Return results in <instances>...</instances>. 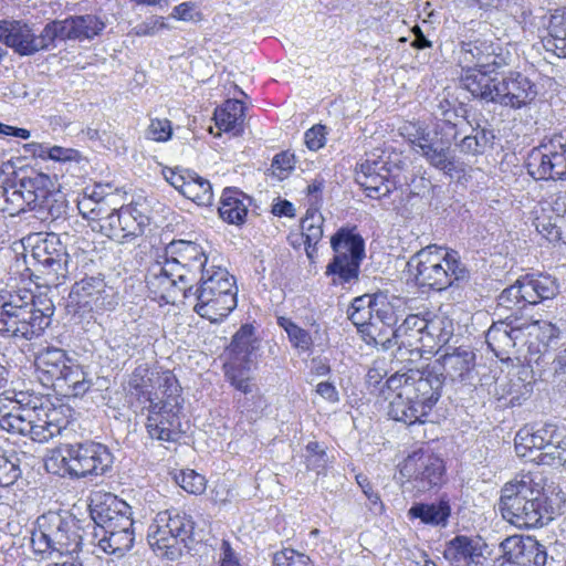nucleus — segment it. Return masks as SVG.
<instances>
[{
  "mask_svg": "<svg viewBox=\"0 0 566 566\" xmlns=\"http://www.w3.org/2000/svg\"><path fill=\"white\" fill-rule=\"evenodd\" d=\"M440 376L436 369H409L390 376L386 386L395 396L389 402L388 416L408 426L422 422L440 398Z\"/></svg>",
  "mask_w": 566,
  "mask_h": 566,
  "instance_id": "nucleus-1",
  "label": "nucleus"
},
{
  "mask_svg": "<svg viewBox=\"0 0 566 566\" xmlns=\"http://www.w3.org/2000/svg\"><path fill=\"white\" fill-rule=\"evenodd\" d=\"M54 306L50 300L35 301L32 291L11 289L0 291V334L32 339L51 324Z\"/></svg>",
  "mask_w": 566,
  "mask_h": 566,
  "instance_id": "nucleus-2",
  "label": "nucleus"
},
{
  "mask_svg": "<svg viewBox=\"0 0 566 566\" xmlns=\"http://www.w3.org/2000/svg\"><path fill=\"white\" fill-rule=\"evenodd\" d=\"M67 419L62 407L49 400L34 398L23 403L21 399L9 411L0 409V428L8 432L28 436L33 441L46 442L66 428Z\"/></svg>",
  "mask_w": 566,
  "mask_h": 566,
  "instance_id": "nucleus-3",
  "label": "nucleus"
},
{
  "mask_svg": "<svg viewBox=\"0 0 566 566\" xmlns=\"http://www.w3.org/2000/svg\"><path fill=\"white\" fill-rule=\"evenodd\" d=\"M500 510L502 516L518 528L543 526L552 520L546 496L531 474H523L504 485Z\"/></svg>",
  "mask_w": 566,
  "mask_h": 566,
  "instance_id": "nucleus-4",
  "label": "nucleus"
},
{
  "mask_svg": "<svg viewBox=\"0 0 566 566\" xmlns=\"http://www.w3.org/2000/svg\"><path fill=\"white\" fill-rule=\"evenodd\" d=\"M82 533L80 521L74 515L49 511L36 518L31 532V546L39 555L74 554L82 548Z\"/></svg>",
  "mask_w": 566,
  "mask_h": 566,
  "instance_id": "nucleus-5",
  "label": "nucleus"
},
{
  "mask_svg": "<svg viewBox=\"0 0 566 566\" xmlns=\"http://www.w3.org/2000/svg\"><path fill=\"white\" fill-rule=\"evenodd\" d=\"M38 379L48 388L73 396H83L92 381L83 367L57 347L41 349L34 358Z\"/></svg>",
  "mask_w": 566,
  "mask_h": 566,
  "instance_id": "nucleus-6",
  "label": "nucleus"
},
{
  "mask_svg": "<svg viewBox=\"0 0 566 566\" xmlns=\"http://www.w3.org/2000/svg\"><path fill=\"white\" fill-rule=\"evenodd\" d=\"M462 36L457 51L458 64L462 70L478 67L500 70L509 64L507 55L495 42L489 23H472Z\"/></svg>",
  "mask_w": 566,
  "mask_h": 566,
  "instance_id": "nucleus-7",
  "label": "nucleus"
},
{
  "mask_svg": "<svg viewBox=\"0 0 566 566\" xmlns=\"http://www.w3.org/2000/svg\"><path fill=\"white\" fill-rule=\"evenodd\" d=\"M193 528L195 523L186 513L164 511L149 526L147 539L158 556L175 560L181 555L182 547L188 546Z\"/></svg>",
  "mask_w": 566,
  "mask_h": 566,
  "instance_id": "nucleus-8",
  "label": "nucleus"
},
{
  "mask_svg": "<svg viewBox=\"0 0 566 566\" xmlns=\"http://www.w3.org/2000/svg\"><path fill=\"white\" fill-rule=\"evenodd\" d=\"M60 452L64 472L75 478L103 475L113 464L112 453L102 443L65 444Z\"/></svg>",
  "mask_w": 566,
  "mask_h": 566,
  "instance_id": "nucleus-9",
  "label": "nucleus"
},
{
  "mask_svg": "<svg viewBox=\"0 0 566 566\" xmlns=\"http://www.w3.org/2000/svg\"><path fill=\"white\" fill-rule=\"evenodd\" d=\"M527 172L536 180L566 179V132L545 136L526 160Z\"/></svg>",
  "mask_w": 566,
  "mask_h": 566,
  "instance_id": "nucleus-10",
  "label": "nucleus"
},
{
  "mask_svg": "<svg viewBox=\"0 0 566 566\" xmlns=\"http://www.w3.org/2000/svg\"><path fill=\"white\" fill-rule=\"evenodd\" d=\"M334 258L326 268V274L348 282L357 280L360 263L365 258L363 238L347 228H340L331 239Z\"/></svg>",
  "mask_w": 566,
  "mask_h": 566,
  "instance_id": "nucleus-11",
  "label": "nucleus"
},
{
  "mask_svg": "<svg viewBox=\"0 0 566 566\" xmlns=\"http://www.w3.org/2000/svg\"><path fill=\"white\" fill-rule=\"evenodd\" d=\"M424 317L419 315H409L405 321L392 332L391 337L385 335L375 336L369 333L375 347H380L382 350L391 349L396 346L394 357L398 361L412 360V357H421V352H424Z\"/></svg>",
  "mask_w": 566,
  "mask_h": 566,
  "instance_id": "nucleus-12",
  "label": "nucleus"
},
{
  "mask_svg": "<svg viewBox=\"0 0 566 566\" xmlns=\"http://www.w3.org/2000/svg\"><path fill=\"white\" fill-rule=\"evenodd\" d=\"M46 184H51L48 175L33 172L18 181L0 186V210L15 216L35 209V201L44 198Z\"/></svg>",
  "mask_w": 566,
  "mask_h": 566,
  "instance_id": "nucleus-13",
  "label": "nucleus"
},
{
  "mask_svg": "<svg viewBox=\"0 0 566 566\" xmlns=\"http://www.w3.org/2000/svg\"><path fill=\"white\" fill-rule=\"evenodd\" d=\"M394 169L399 170L400 167L397 164H390L388 158H385V151L380 155L368 154L359 165L356 181L365 189L368 197L379 199L388 196L396 187V182L390 179Z\"/></svg>",
  "mask_w": 566,
  "mask_h": 566,
  "instance_id": "nucleus-14",
  "label": "nucleus"
},
{
  "mask_svg": "<svg viewBox=\"0 0 566 566\" xmlns=\"http://www.w3.org/2000/svg\"><path fill=\"white\" fill-rule=\"evenodd\" d=\"M399 473L408 481H415L419 491H427L441 483L444 464L438 455L419 450L403 460Z\"/></svg>",
  "mask_w": 566,
  "mask_h": 566,
  "instance_id": "nucleus-15",
  "label": "nucleus"
},
{
  "mask_svg": "<svg viewBox=\"0 0 566 566\" xmlns=\"http://www.w3.org/2000/svg\"><path fill=\"white\" fill-rule=\"evenodd\" d=\"M438 130L433 134L429 132H419L412 145L420 149L421 156L428 164L446 175L452 176L453 172H461L464 170L463 163L451 154L450 147L453 139L442 138L438 136Z\"/></svg>",
  "mask_w": 566,
  "mask_h": 566,
  "instance_id": "nucleus-16",
  "label": "nucleus"
},
{
  "mask_svg": "<svg viewBox=\"0 0 566 566\" xmlns=\"http://www.w3.org/2000/svg\"><path fill=\"white\" fill-rule=\"evenodd\" d=\"M146 428L153 439L174 441L179 434L177 397L155 402L150 397Z\"/></svg>",
  "mask_w": 566,
  "mask_h": 566,
  "instance_id": "nucleus-17",
  "label": "nucleus"
},
{
  "mask_svg": "<svg viewBox=\"0 0 566 566\" xmlns=\"http://www.w3.org/2000/svg\"><path fill=\"white\" fill-rule=\"evenodd\" d=\"M31 256L39 265L44 268L48 275H53L54 280L65 277L69 255L55 233H46L44 237L39 235L32 248Z\"/></svg>",
  "mask_w": 566,
  "mask_h": 566,
  "instance_id": "nucleus-18",
  "label": "nucleus"
},
{
  "mask_svg": "<svg viewBox=\"0 0 566 566\" xmlns=\"http://www.w3.org/2000/svg\"><path fill=\"white\" fill-rule=\"evenodd\" d=\"M494 93V103L513 109H520L536 97L535 85L521 73H509L497 81Z\"/></svg>",
  "mask_w": 566,
  "mask_h": 566,
  "instance_id": "nucleus-19",
  "label": "nucleus"
},
{
  "mask_svg": "<svg viewBox=\"0 0 566 566\" xmlns=\"http://www.w3.org/2000/svg\"><path fill=\"white\" fill-rule=\"evenodd\" d=\"M475 366V354L467 346L447 348L432 366L426 369H436L441 375V385L444 379L451 381H467L471 379Z\"/></svg>",
  "mask_w": 566,
  "mask_h": 566,
  "instance_id": "nucleus-20",
  "label": "nucleus"
},
{
  "mask_svg": "<svg viewBox=\"0 0 566 566\" xmlns=\"http://www.w3.org/2000/svg\"><path fill=\"white\" fill-rule=\"evenodd\" d=\"M0 42L22 56L45 51L41 32L35 34L28 23L18 20L0 21Z\"/></svg>",
  "mask_w": 566,
  "mask_h": 566,
  "instance_id": "nucleus-21",
  "label": "nucleus"
},
{
  "mask_svg": "<svg viewBox=\"0 0 566 566\" xmlns=\"http://www.w3.org/2000/svg\"><path fill=\"white\" fill-rule=\"evenodd\" d=\"M91 515L104 533L133 527L132 507L115 495L106 494L104 500L91 507Z\"/></svg>",
  "mask_w": 566,
  "mask_h": 566,
  "instance_id": "nucleus-22",
  "label": "nucleus"
},
{
  "mask_svg": "<svg viewBox=\"0 0 566 566\" xmlns=\"http://www.w3.org/2000/svg\"><path fill=\"white\" fill-rule=\"evenodd\" d=\"M444 248L430 244L410 258L407 263L408 272L415 276L417 283H426L433 280V283L442 281L446 275L443 261Z\"/></svg>",
  "mask_w": 566,
  "mask_h": 566,
  "instance_id": "nucleus-23",
  "label": "nucleus"
},
{
  "mask_svg": "<svg viewBox=\"0 0 566 566\" xmlns=\"http://www.w3.org/2000/svg\"><path fill=\"white\" fill-rule=\"evenodd\" d=\"M504 556L512 558L517 566H545V547L532 537L512 536L502 543Z\"/></svg>",
  "mask_w": 566,
  "mask_h": 566,
  "instance_id": "nucleus-24",
  "label": "nucleus"
},
{
  "mask_svg": "<svg viewBox=\"0 0 566 566\" xmlns=\"http://www.w3.org/2000/svg\"><path fill=\"white\" fill-rule=\"evenodd\" d=\"M483 548L479 538L458 535L447 544L443 555L454 565L465 563L467 566H480L486 560Z\"/></svg>",
  "mask_w": 566,
  "mask_h": 566,
  "instance_id": "nucleus-25",
  "label": "nucleus"
},
{
  "mask_svg": "<svg viewBox=\"0 0 566 566\" xmlns=\"http://www.w3.org/2000/svg\"><path fill=\"white\" fill-rule=\"evenodd\" d=\"M525 324L517 317H506L493 323L486 332V343L493 352H507L524 334Z\"/></svg>",
  "mask_w": 566,
  "mask_h": 566,
  "instance_id": "nucleus-26",
  "label": "nucleus"
},
{
  "mask_svg": "<svg viewBox=\"0 0 566 566\" xmlns=\"http://www.w3.org/2000/svg\"><path fill=\"white\" fill-rule=\"evenodd\" d=\"M460 77L461 86L471 93L474 98L494 103V93L497 80L491 77L497 70L465 69Z\"/></svg>",
  "mask_w": 566,
  "mask_h": 566,
  "instance_id": "nucleus-27",
  "label": "nucleus"
},
{
  "mask_svg": "<svg viewBox=\"0 0 566 566\" xmlns=\"http://www.w3.org/2000/svg\"><path fill=\"white\" fill-rule=\"evenodd\" d=\"M251 203L252 198L239 188H226L220 198L219 216L230 224L240 226L244 223Z\"/></svg>",
  "mask_w": 566,
  "mask_h": 566,
  "instance_id": "nucleus-28",
  "label": "nucleus"
},
{
  "mask_svg": "<svg viewBox=\"0 0 566 566\" xmlns=\"http://www.w3.org/2000/svg\"><path fill=\"white\" fill-rule=\"evenodd\" d=\"M554 423H545L536 429L523 428L515 437V451L521 458H533L534 451L542 452L547 441L554 438L555 429Z\"/></svg>",
  "mask_w": 566,
  "mask_h": 566,
  "instance_id": "nucleus-29",
  "label": "nucleus"
},
{
  "mask_svg": "<svg viewBox=\"0 0 566 566\" xmlns=\"http://www.w3.org/2000/svg\"><path fill=\"white\" fill-rule=\"evenodd\" d=\"M424 352L446 345L453 335V323L444 316L424 317Z\"/></svg>",
  "mask_w": 566,
  "mask_h": 566,
  "instance_id": "nucleus-30",
  "label": "nucleus"
},
{
  "mask_svg": "<svg viewBox=\"0 0 566 566\" xmlns=\"http://www.w3.org/2000/svg\"><path fill=\"white\" fill-rule=\"evenodd\" d=\"M531 461L551 467L564 465L566 463V434L559 431L557 427L552 441H547L543 451L531 458Z\"/></svg>",
  "mask_w": 566,
  "mask_h": 566,
  "instance_id": "nucleus-31",
  "label": "nucleus"
},
{
  "mask_svg": "<svg viewBox=\"0 0 566 566\" xmlns=\"http://www.w3.org/2000/svg\"><path fill=\"white\" fill-rule=\"evenodd\" d=\"M244 104L239 99L227 101L221 108L214 112L216 124L223 130H237L242 128L244 120Z\"/></svg>",
  "mask_w": 566,
  "mask_h": 566,
  "instance_id": "nucleus-32",
  "label": "nucleus"
},
{
  "mask_svg": "<svg viewBox=\"0 0 566 566\" xmlns=\"http://www.w3.org/2000/svg\"><path fill=\"white\" fill-rule=\"evenodd\" d=\"M494 134L485 127L472 128V134L464 136L458 144L460 151L464 155L479 156L493 147Z\"/></svg>",
  "mask_w": 566,
  "mask_h": 566,
  "instance_id": "nucleus-33",
  "label": "nucleus"
},
{
  "mask_svg": "<svg viewBox=\"0 0 566 566\" xmlns=\"http://www.w3.org/2000/svg\"><path fill=\"white\" fill-rule=\"evenodd\" d=\"M73 41L93 40L106 28L104 20L95 14L70 15Z\"/></svg>",
  "mask_w": 566,
  "mask_h": 566,
  "instance_id": "nucleus-34",
  "label": "nucleus"
},
{
  "mask_svg": "<svg viewBox=\"0 0 566 566\" xmlns=\"http://www.w3.org/2000/svg\"><path fill=\"white\" fill-rule=\"evenodd\" d=\"M409 515L420 518L421 522L431 525H446L450 516V506L446 502L440 503H417L409 510Z\"/></svg>",
  "mask_w": 566,
  "mask_h": 566,
  "instance_id": "nucleus-35",
  "label": "nucleus"
},
{
  "mask_svg": "<svg viewBox=\"0 0 566 566\" xmlns=\"http://www.w3.org/2000/svg\"><path fill=\"white\" fill-rule=\"evenodd\" d=\"M185 265L176 256L166 260L164 263L155 262L150 265L147 273V281H169V283H179L185 281Z\"/></svg>",
  "mask_w": 566,
  "mask_h": 566,
  "instance_id": "nucleus-36",
  "label": "nucleus"
},
{
  "mask_svg": "<svg viewBox=\"0 0 566 566\" xmlns=\"http://www.w3.org/2000/svg\"><path fill=\"white\" fill-rule=\"evenodd\" d=\"M134 539V528L129 527L104 533L98 545L107 554L123 556L133 547Z\"/></svg>",
  "mask_w": 566,
  "mask_h": 566,
  "instance_id": "nucleus-37",
  "label": "nucleus"
},
{
  "mask_svg": "<svg viewBox=\"0 0 566 566\" xmlns=\"http://www.w3.org/2000/svg\"><path fill=\"white\" fill-rule=\"evenodd\" d=\"M323 216L316 209H308L302 220L303 237L305 238L306 254L310 259L314 256L316 244L323 237Z\"/></svg>",
  "mask_w": 566,
  "mask_h": 566,
  "instance_id": "nucleus-38",
  "label": "nucleus"
},
{
  "mask_svg": "<svg viewBox=\"0 0 566 566\" xmlns=\"http://www.w3.org/2000/svg\"><path fill=\"white\" fill-rule=\"evenodd\" d=\"M547 44L558 57L566 59V10H557L551 15Z\"/></svg>",
  "mask_w": 566,
  "mask_h": 566,
  "instance_id": "nucleus-39",
  "label": "nucleus"
},
{
  "mask_svg": "<svg viewBox=\"0 0 566 566\" xmlns=\"http://www.w3.org/2000/svg\"><path fill=\"white\" fill-rule=\"evenodd\" d=\"M148 224L147 217L140 213L136 208H120V232H124L123 243L140 237Z\"/></svg>",
  "mask_w": 566,
  "mask_h": 566,
  "instance_id": "nucleus-40",
  "label": "nucleus"
},
{
  "mask_svg": "<svg viewBox=\"0 0 566 566\" xmlns=\"http://www.w3.org/2000/svg\"><path fill=\"white\" fill-rule=\"evenodd\" d=\"M41 35L45 51L55 49L56 41L73 40L71 18L51 20L43 27Z\"/></svg>",
  "mask_w": 566,
  "mask_h": 566,
  "instance_id": "nucleus-41",
  "label": "nucleus"
},
{
  "mask_svg": "<svg viewBox=\"0 0 566 566\" xmlns=\"http://www.w3.org/2000/svg\"><path fill=\"white\" fill-rule=\"evenodd\" d=\"M436 116L439 123L436 125L434 132L444 133L451 136V139H457L460 118L464 117L459 114L458 108L448 99H443L438 105Z\"/></svg>",
  "mask_w": 566,
  "mask_h": 566,
  "instance_id": "nucleus-42",
  "label": "nucleus"
},
{
  "mask_svg": "<svg viewBox=\"0 0 566 566\" xmlns=\"http://www.w3.org/2000/svg\"><path fill=\"white\" fill-rule=\"evenodd\" d=\"M530 336H535L545 349L557 345L560 329L548 321L523 322Z\"/></svg>",
  "mask_w": 566,
  "mask_h": 566,
  "instance_id": "nucleus-43",
  "label": "nucleus"
},
{
  "mask_svg": "<svg viewBox=\"0 0 566 566\" xmlns=\"http://www.w3.org/2000/svg\"><path fill=\"white\" fill-rule=\"evenodd\" d=\"M50 185H45V195L44 198L35 201V209L38 218L44 220L51 218L52 220L59 219L62 214L66 212V202L63 199H57L55 195H53L50 190Z\"/></svg>",
  "mask_w": 566,
  "mask_h": 566,
  "instance_id": "nucleus-44",
  "label": "nucleus"
},
{
  "mask_svg": "<svg viewBox=\"0 0 566 566\" xmlns=\"http://www.w3.org/2000/svg\"><path fill=\"white\" fill-rule=\"evenodd\" d=\"M562 212H566V207L556 202L554 206L548 205L546 208H542L541 214L535 218L536 230L551 242H553V231L557 227L555 218H559Z\"/></svg>",
  "mask_w": 566,
  "mask_h": 566,
  "instance_id": "nucleus-45",
  "label": "nucleus"
},
{
  "mask_svg": "<svg viewBox=\"0 0 566 566\" xmlns=\"http://www.w3.org/2000/svg\"><path fill=\"white\" fill-rule=\"evenodd\" d=\"M184 196L197 202L200 206H210L213 200V191L209 180L195 172V178H190L185 187Z\"/></svg>",
  "mask_w": 566,
  "mask_h": 566,
  "instance_id": "nucleus-46",
  "label": "nucleus"
},
{
  "mask_svg": "<svg viewBox=\"0 0 566 566\" xmlns=\"http://www.w3.org/2000/svg\"><path fill=\"white\" fill-rule=\"evenodd\" d=\"M21 476L20 460L15 453L6 454L0 449V486L12 485Z\"/></svg>",
  "mask_w": 566,
  "mask_h": 566,
  "instance_id": "nucleus-47",
  "label": "nucleus"
},
{
  "mask_svg": "<svg viewBox=\"0 0 566 566\" xmlns=\"http://www.w3.org/2000/svg\"><path fill=\"white\" fill-rule=\"evenodd\" d=\"M443 262L446 263V275H443V277L449 279V283H453L454 281H468L470 279V271L461 262L457 251L444 249Z\"/></svg>",
  "mask_w": 566,
  "mask_h": 566,
  "instance_id": "nucleus-48",
  "label": "nucleus"
},
{
  "mask_svg": "<svg viewBox=\"0 0 566 566\" xmlns=\"http://www.w3.org/2000/svg\"><path fill=\"white\" fill-rule=\"evenodd\" d=\"M230 353L233 357H241V359H250L254 347L252 345V328L248 325L242 326L232 337L229 346Z\"/></svg>",
  "mask_w": 566,
  "mask_h": 566,
  "instance_id": "nucleus-49",
  "label": "nucleus"
},
{
  "mask_svg": "<svg viewBox=\"0 0 566 566\" xmlns=\"http://www.w3.org/2000/svg\"><path fill=\"white\" fill-rule=\"evenodd\" d=\"M195 294L198 300V303L195 305V311L201 317L212 318L214 315V300L218 295L214 287L210 285H197Z\"/></svg>",
  "mask_w": 566,
  "mask_h": 566,
  "instance_id": "nucleus-50",
  "label": "nucleus"
},
{
  "mask_svg": "<svg viewBox=\"0 0 566 566\" xmlns=\"http://www.w3.org/2000/svg\"><path fill=\"white\" fill-rule=\"evenodd\" d=\"M167 251L171 255L178 256L181 262L190 260H199L203 255L200 245L192 241L175 240L167 247Z\"/></svg>",
  "mask_w": 566,
  "mask_h": 566,
  "instance_id": "nucleus-51",
  "label": "nucleus"
},
{
  "mask_svg": "<svg viewBox=\"0 0 566 566\" xmlns=\"http://www.w3.org/2000/svg\"><path fill=\"white\" fill-rule=\"evenodd\" d=\"M120 209L113 208L109 213L102 218L98 231L107 238L123 243L124 232H120Z\"/></svg>",
  "mask_w": 566,
  "mask_h": 566,
  "instance_id": "nucleus-52",
  "label": "nucleus"
},
{
  "mask_svg": "<svg viewBox=\"0 0 566 566\" xmlns=\"http://www.w3.org/2000/svg\"><path fill=\"white\" fill-rule=\"evenodd\" d=\"M176 482L188 493L200 494L206 490V479L193 470L181 471L175 476Z\"/></svg>",
  "mask_w": 566,
  "mask_h": 566,
  "instance_id": "nucleus-53",
  "label": "nucleus"
},
{
  "mask_svg": "<svg viewBox=\"0 0 566 566\" xmlns=\"http://www.w3.org/2000/svg\"><path fill=\"white\" fill-rule=\"evenodd\" d=\"M348 318L353 322L354 325H356L358 327L366 326V329H367L366 336L368 338H365V342L367 344L374 345V342L371 340L369 333L374 334L377 337H379L378 335H382L381 329L377 326L376 323H371V322L367 323V319L371 318V308H363V311L350 308L348 312Z\"/></svg>",
  "mask_w": 566,
  "mask_h": 566,
  "instance_id": "nucleus-54",
  "label": "nucleus"
},
{
  "mask_svg": "<svg viewBox=\"0 0 566 566\" xmlns=\"http://www.w3.org/2000/svg\"><path fill=\"white\" fill-rule=\"evenodd\" d=\"M275 566H314L310 557L291 548L274 554Z\"/></svg>",
  "mask_w": 566,
  "mask_h": 566,
  "instance_id": "nucleus-55",
  "label": "nucleus"
},
{
  "mask_svg": "<svg viewBox=\"0 0 566 566\" xmlns=\"http://www.w3.org/2000/svg\"><path fill=\"white\" fill-rule=\"evenodd\" d=\"M237 294L238 289L220 291L214 300V315L220 317L229 315L237 307Z\"/></svg>",
  "mask_w": 566,
  "mask_h": 566,
  "instance_id": "nucleus-56",
  "label": "nucleus"
},
{
  "mask_svg": "<svg viewBox=\"0 0 566 566\" xmlns=\"http://www.w3.org/2000/svg\"><path fill=\"white\" fill-rule=\"evenodd\" d=\"M223 367L229 381H232V375L235 376V380L250 378V359L232 357Z\"/></svg>",
  "mask_w": 566,
  "mask_h": 566,
  "instance_id": "nucleus-57",
  "label": "nucleus"
},
{
  "mask_svg": "<svg viewBox=\"0 0 566 566\" xmlns=\"http://www.w3.org/2000/svg\"><path fill=\"white\" fill-rule=\"evenodd\" d=\"M146 134L149 139L156 142H167L172 134L171 123L166 118L151 119Z\"/></svg>",
  "mask_w": 566,
  "mask_h": 566,
  "instance_id": "nucleus-58",
  "label": "nucleus"
},
{
  "mask_svg": "<svg viewBox=\"0 0 566 566\" xmlns=\"http://www.w3.org/2000/svg\"><path fill=\"white\" fill-rule=\"evenodd\" d=\"M165 179L179 192L185 193V187L190 178H195V171L166 168L163 171Z\"/></svg>",
  "mask_w": 566,
  "mask_h": 566,
  "instance_id": "nucleus-59",
  "label": "nucleus"
},
{
  "mask_svg": "<svg viewBox=\"0 0 566 566\" xmlns=\"http://www.w3.org/2000/svg\"><path fill=\"white\" fill-rule=\"evenodd\" d=\"M294 168V156L290 153L277 154L271 165L272 174L279 179L283 180L287 177L290 171Z\"/></svg>",
  "mask_w": 566,
  "mask_h": 566,
  "instance_id": "nucleus-60",
  "label": "nucleus"
},
{
  "mask_svg": "<svg viewBox=\"0 0 566 566\" xmlns=\"http://www.w3.org/2000/svg\"><path fill=\"white\" fill-rule=\"evenodd\" d=\"M154 373L150 371L147 365H140L135 368L132 374L129 385L136 389L140 390L143 394L147 391L149 387V382H151V377Z\"/></svg>",
  "mask_w": 566,
  "mask_h": 566,
  "instance_id": "nucleus-61",
  "label": "nucleus"
},
{
  "mask_svg": "<svg viewBox=\"0 0 566 566\" xmlns=\"http://www.w3.org/2000/svg\"><path fill=\"white\" fill-rule=\"evenodd\" d=\"M229 276L231 275L227 269L214 265L207 266L203 264L199 283H227Z\"/></svg>",
  "mask_w": 566,
  "mask_h": 566,
  "instance_id": "nucleus-62",
  "label": "nucleus"
},
{
  "mask_svg": "<svg viewBox=\"0 0 566 566\" xmlns=\"http://www.w3.org/2000/svg\"><path fill=\"white\" fill-rule=\"evenodd\" d=\"M291 344L303 352H307L312 346V337L310 333L300 326H295L287 333Z\"/></svg>",
  "mask_w": 566,
  "mask_h": 566,
  "instance_id": "nucleus-63",
  "label": "nucleus"
},
{
  "mask_svg": "<svg viewBox=\"0 0 566 566\" xmlns=\"http://www.w3.org/2000/svg\"><path fill=\"white\" fill-rule=\"evenodd\" d=\"M166 28V23L161 17H151L134 28L135 34L138 36H148L156 34L159 30Z\"/></svg>",
  "mask_w": 566,
  "mask_h": 566,
  "instance_id": "nucleus-64",
  "label": "nucleus"
}]
</instances>
